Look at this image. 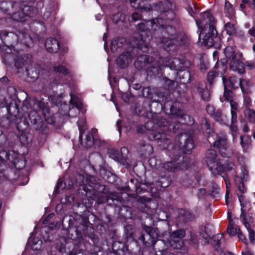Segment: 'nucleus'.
I'll return each instance as SVG.
<instances>
[{
	"label": "nucleus",
	"mask_w": 255,
	"mask_h": 255,
	"mask_svg": "<svg viewBox=\"0 0 255 255\" xmlns=\"http://www.w3.org/2000/svg\"><path fill=\"white\" fill-rule=\"evenodd\" d=\"M174 4L169 0L159 2L154 4L151 8L161 13V17L150 21L141 22L138 24L137 29L139 32V38L135 37L133 43L143 52H146L149 44L151 33L150 28L156 30L157 28H163L166 21L172 20L175 17L173 11Z\"/></svg>",
	"instance_id": "nucleus-1"
},
{
	"label": "nucleus",
	"mask_w": 255,
	"mask_h": 255,
	"mask_svg": "<svg viewBox=\"0 0 255 255\" xmlns=\"http://www.w3.org/2000/svg\"><path fill=\"white\" fill-rule=\"evenodd\" d=\"M155 125L153 122L149 121L144 126V128L148 130H152L150 138L157 140L158 145L163 149L167 148L170 143L168 135L165 133L170 128L166 127L167 121L164 118H158ZM172 125H169V127Z\"/></svg>",
	"instance_id": "nucleus-2"
},
{
	"label": "nucleus",
	"mask_w": 255,
	"mask_h": 255,
	"mask_svg": "<svg viewBox=\"0 0 255 255\" xmlns=\"http://www.w3.org/2000/svg\"><path fill=\"white\" fill-rule=\"evenodd\" d=\"M142 228L146 235L142 234L139 239L143 242L145 246L154 247L156 255H166L168 245L163 240L156 241L159 237L158 230L145 225H143Z\"/></svg>",
	"instance_id": "nucleus-3"
},
{
	"label": "nucleus",
	"mask_w": 255,
	"mask_h": 255,
	"mask_svg": "<svg viewBox=\"0 0 255 255\" xmlns=\"http://www.w3.org/2000/svg\"><path fill=\"white\" fill-rule=\"evenodd\" d=\"M169 21H166V22L164 23V26L162 28H165V32L169 35H171L172 37L164 38L160 41V43L163 44V47L167 51L174 50L177 46L184 44V41L186 39L185 36L181 34L173 35L175 31V29L169 25L166 26V23H168Z\"/></svg>",
	"instance_id": "nucleus-4"
},
{
	"label": "nucleus",
	"mask_w": 255,
	"mask_h": 255,
	"mask_svg": "<svg viewBox=\"0 0 255 255\" xmlns=\"http://www.w3.org/2000/svg\"><path fill=\"white\" fill-rule=\"evenodd\" d=\"M216 139L213 143V146L217 148L221 155L229 157L234 153L235 148L233 146L229 144L227 135L224 133L216 134Z\"/></svg>",
	"instance_id": "nucleus-5"
},
{
	"label": "nucleus",
	"mask_w": 255,
	"mask_h": 255,
	"mask_svg": "<svg viewBox=\"0 0 255 255\" xmlns=\"http://www.w3.org/2000/svg\"><path fill=\"white\" fill-rule=\"evenodd\" d=\"M18 8L14 10L9 16L12 19L16 21L22 22L27 20L29 17L33 16L37 12V10L33 6L27 5L21 3L18 0Z\"/></svg>",
	"instance_id": "nucleus-6"
},
{
	"label": "nucleus",
	"mask_w": 255,
	"mask_h": 255,
	"mask_svg": "<svg viewBox=\"0 0 255 255\" xmlns=\"http://www.w3.org/2000/svg\"><path fill=\"white\" fill-rule=\"evenodd\" d=\"M190 65V61L178 58H175L172 60H166L164 64L165 66L169 67L171 70L180 71V72L177 73L178 75L180 77L181 74L183 73V76H186L187 78V82L189 80L190 74L185 69L189 67Z\"/></svg>",
	"instance_id": "nucleus-7"
},
{
	"label": "nucleus",
	"mask_w": 255,
	"mask_h": 255,
	"mask_svg": "<svg viewBox=\"0 0 255 255\" xmlns=\"http://www.w3.org/2000/svg\"><path fill=\"white\" fill-rule=\"evenodd\" d=\"M201 18L199 20H196V24L199 28L201 29L199 35L200 38L201 34H204V29L209 27V30L211 31L212 34L216 33V29L214 26L215 20L212 14L208 11L204 12L201 14Z\"/></svg>",
	"instance_id": "nucleus-8"
},
{
	"label": "nucleus",
	"mask_w": 255,
	"mask_h": 255,
	"mask_svg": "<svg viewBox=\"0 0 255 255\" xmlns=\"http://www.w3.org/2000/svg\"><path fill=\"white\" fill-rule=\"evenodd\" d=\"M0 37H11L13 39V41L12 42V44L17 43L18 41L23 43L25 45L28 46L30 42L32 41V39L29 35L23 31H18L17 33L14 34L10 32L8 33L6 31L1 32L0 34Z\"/></svg>",
	"instance_id": "nucleus-9"
},
{
	"label": "nucleus",
	"mask_w": 255,
	"mask_h": 255,
	"mask_svg": "<svg viewBox=\"0 0 255 255\" xmlns=\"http://www.w3.org/2000/svg\"><path fill=\"white\" fill-rule=\"evenodd\" d=\"M185 236V231L184 230H177L170 234L168 243L173 249H180L183 246V242L181 239Z\"/></svg>",
	"instance_id": "nucleus-10"
},
{
	"label": "nucleus",
	"mask_w": 255,
	"mask_h": 255,
	"mask_svg": "<svg viewBox=\"0 0 255 255\" xmlns=\"http://www.w3.org/2000/svg\"><path fill=\"white\" fill-rule=\"evenodd\" d=\"M205 161L210 170L213 172L220 170L219 161L217 158L216 151L213 149H209L206 153Z\"/></svg>",
	"instance_id": "nucleus-11"
},
{
	"label": "nucleus",
	"mask_w": 255,
	"mask_h": 255,
	"mask_svg": "<svg viewBox=\"0 0 255 255\" xmlns=\"http://www.w3.org/2000/svg\"><path fill=\"white\" fill-rule=\"evenodd\" d=\"M18 0L15 1H3L0 4V9L10 16L13 9L16 10L18 8Z\"/></svg>",
	"instance_id": "nucleus-12"
},
{
	"label": "nucleus",
	"mask_w": 255,
	"mask_h": 255,
	"mask_svg": "<svg viewBox=\"0 0 255 255\" xmlns=\"http://www.w3.org/2000/svg\"><path fill=\"white\" fill-rule=\"evenodd\" d=\"M45 46L47 51L49 53H56L59 48V43L55 38H47L45 43Z\"/></svg>",
	"instance_id": "nucleus-13"
},
{
	"label": "nucleus",
	"mask_w": 255,
	"mask_h": 255,
	"mask_svg": "<svg viewBox=\"0 0 255 255\" xmlns=\"http://www.w3.org/2000/svg\"><path fill=\"white\" fill-rule=\"evenodd\" d=\"M151 62V57L146 55H142L137 58L134 62V65L138 70H141L144 68L147 64Z\"/></svg>",
	"instance_id": "nucleus-14"
},
{
	"label": "nucleus",
	"mask_w": 255,
	"mask_h": 255,
	"mask_svg": "<svg viewBox=\"0 0 255 255\" xmlns=\"http://www.w3.org/2000/svg\"><path fill=\"white\" fill-rule=\"evenodd\" d=\"M240 57H236L231 60L230 63V67L233 71H237L239 73L243 74L245 71V66L244 63L240 61Z\"/></svg>",
	"instance_id": "nucleus-15"
},
{
	"label": "nucleus",
	"mask_w": 255,
	"mask_h": 255,
	"mask_svg": "<svg viewBox=\"0 0 255 255\" xmlns=\"http://www.w3.org/2000/svg\"><path fill=\"white\" fill-rule=\"evenodd\" d=\"M162 168L165 171L171 172H176L183 169L182 165L175 161L165 162L162 165Z\"/></svg>",
	"instance_id": "nucleus-16"
},
{
	"label": "nucleus",
	"mask_w": 255,
	"mask_h": 255,
	"mask_svg": "<svg viewBox=\"0 0 255 255\" xmlns=\"http://www.w3.org/2000/svg\"><path fill=\"white\" fill-rule=\"evenodd\" d=\"M222 238V235L219 234L216 235L213 237V239L214 242V245L215 246V248L216 249L215 252L214 253V255H235L232 253H225L222 251L221 249H218V246L220 244V239Z\"/></svg>",
	"instance_id": "nucleus-17"
},
{
	"label": "nucleus",
	"mask_w": 255,
	"mask_h": 255,
	"mask_svg": "<svg viewBox=\"0 0 255 255\" xmlns=\"http://www.w3.org/2000/svg\"><path fill=\"white\" fill-rule=\"evenodd\" d=\"M239 86L243 94L251 92L253 83L249 79H240Z\"/></svg>",
	"instance_id": "nucleus-18"
},
{
	"label": "nucleus",
	"mask_w": 255,
	"mask_h": 255,
	"mask_svg": "<svg viewBox=\"0 0 255 255\" xmlns=\"http://www.w3.org/2000/svg\"><path fill=\"white\" fill-rule=\"evenodd\" d=\"M241 211L242 213L240 218L242 222L247 229H250L254 225V219L251 216L245 215L243 209H241Z\"/></svg>",
	"instance_id": "nucleus-19"
},
{
	"label": "nucleus",
	"mask_w": 255,
	"mask_h": 255,
	"mask_svg": "<svg viewBox=\"0 0 255 255\" xmlns=\"http://www.w3.org/2000/svg\"><path fill=\"white\" fill-rule=\"evenodd\" d=\"M131 58V56L129 53L121 54L117 60V64L122 68H125L130 61Z\"/></svg>",
	"instance_id": "nucleus-20"
},
{
	"label": "nucleus",
	"mask_w": 255,
	"mask_h": 255,
	"mask_svg": "<svg viewBox=\"0 0 255 255\" xmlns=\"http://www.w3.org/2000/svg\"><path fill=\"white\" fill-rule=\"evenodd\" d=\"M197 92L202 98L205 101H208L210 98V92L204 84H200L197 87Z\"/></svg>",
	"instance_id": "nucleus-21"
},
{
	"label": "nucleus",
	"mask_w": 255,
	"mask_h": 255,
	"mask_svg": "<svg viewBox=\"0 0 255 255\" xmlns=\"http://www.w3.org/2000/svg\"><path fill=\"white\" fill-rule=\"evenodd\" d=\"M224 54L228 59L233 60L236 57H241V54L236 53L235 49L233 47L227 46L224 49Z\"/></svg>",
	"instance_id": "nucleus-22"
},
{
	"label": "nucleus",
	"mask_w": 255,
	"mask_h": 255,
	"mask_svg": "<svg viewBox=\"0 0 255 255\" xmlns=\"http://www.w3.org/2000/svg\"><path fill=\"white\" fill-rule=\"evenodd\" d=\"M240 144L243 148V151H246L252 144L251 137L247 134L241 135L240 136Z\"/></svg>",
	"instance_id": "nucleus-23"
},
{
	"label": "nucleus",
	"mask_w": 255,
	"mask_h": 255,
	"mask_svg": "<svg viewBox=\"0 0 255 255\" xmlns=\"http://www.w3.org/2000/svg\"><path fill=\"white\" fill-rule=\"evenodd\" d=\"M53 70L56 73L63 74L65 80H66L67 78L71 79V76L69 75L68 70L65 66L60 64L55 65L53 67Z\"/></svg>",
	"instance_id": "nucleus-24"
},
{
	"label": "nucleus",
	"mask_w": 255,
	"mask_h": 255,
	"mask_svg": "<svg viewBox=\"0 0 255 255\" xmlns=\"http://www.w3.org/2000/svg\"><path fill=\"white\" fill-rule=\"evenodd\" d=\"M214 119L220 124L226 125L228 122L226 115L223 114L220 111H217L214 116Z\"/></svg>",
	"instance_id": "nucleus-25"
},
{
	"label": "nucleus",
	"mask_w": 255,
	"mask_h": 255,
	"mask_svg": "<svg viewBox=\"0 0 255 255\" xmlns=\"http://www.w3.org/2000/svg\"><path fill=\"white\" fill-rule=\"evenodd\" d=\"M216 33L217 31H216V33L213 35L212 34V31H209L208 35L204 36L203 39V42L206 46L211 47L214 45V37L217 38V37H215Z\"/></svg>",
	"instance_id": "nucleus-26"
},
{
	"label": "nucleus",
	"mask_w": 255,
	"mask_h": 255,
	"mask_svg": "<svg viewBox=\"0 0 255 255\" xmlns=\"http://www.w3.org/2000/svg\"><path fill=\"white\" fill-rule=\"evenodd\" d=\"M223 81L224 84V93L223 97L220 98V100L222 102L225 101H229L230 102L232 99V92L231 91L227 89V84H226L225 79L223 78Z\"/></svg>",
	"instance_id": "nucleus-27"
},
{
	"label": "nucleus",
	"mask_w": 255,
	"mask_h": 255,
	"mask_svg": "<svg viewBox=\"0 0 255 255\" xmlns=\"http://www.w3.org/2000/svg\"><path fill=\"white\" fill-rule=\"evenodd\" d=\"M219 166L221 168L220 170H215L214 172H228L230 171L235 167L234 164L232 162H227L225 163L224 164H221L220 162H219Z\"/></svg>",
	"instance_id": "nucleus-28"
},
{
	"label": "nucleus",
	"mask_w": 255,
	"mask_h": 255,
	"mask_svg": "<svg viewBox=\"0 0 255 255\" xmlns=\"http://www.w3.org/2000/svg\"><path fill=\"white\" fill-rule=\"evenodd\" d=\"M184 148L185 153H189L191 150L194 147V143L193 140L191 136L188 137L185 139V143L184 144Z\"/></svg>",
	"instance_id": "nucleus-29"
},
{
	"label": "nucleus",
	"mask_w": 255,
	"mask_h": 255,
	"mask_svg": "<svg viewBox=\"0 0 255 255\" xmlns=\"http://www.w3.org/2000/svg\"><path fill=\"white\" fill-rule=\"evenodd\" d=\"M245 114L248 118L249 121L251 123L255 122V111L250 108H246Z\"/></svg>",
	"instance_id": "nucleus-30"
},
{
	"label": "nucleus",
	"mask_w": 255,
	"mask_h": 255,
	"mask_svg": "<svg viewBox=\"0 0 255 255\" xmlns=\"http://www.w3.org/2000/svg\"><path fill=\"white\" fill-rule=\"evenodd\" d=\"M227 232L230 236H233L238 234V229L234 226L233 219L229 218V224L227 228Z\"/></svg>",
	"instance_id": "nucleus-31"
},
{
	"label": "nucleus",
	"mask_w": 255,
	"mask_h": 255,
	"mask_svg": "<svg viewBox=\"0 0 255 255\" xmlns=\"http://www.w3.org/2000/svg\"><path fill=\"white\" fill-rule=\"evenodd\" d=\"M212 226L208 225L205 227L204 233H202V237L207 242H209V239L212 236Z\"/></svg>",
	"instance_id": "nucleus-32"
},
{
	"label": "nucleus",
	"mask_w": 255,
	"mask_h": 255,
	"mask_svg": "<svg viewBox=\"0 0 255 255\" xmlns=\"http://www.w3.org/2000/svg\"><path fill=\"white\" fill-rule=\"evenodd\" d=\"M27 74L32 80L36 79L39 75V72L37 69L35 68H30L27 69Z\"/></svg>",
	"instance_id": "nucleus-33"
},
{
	"label": "nucleus",
	"mask_w": 255,
	"mask_h": 255,
	"mask_svg": "<svg viewBox=\"0 0 255 255\" xmlns=\"http://www.w3.org/2000/svg\"><path fill=\"white\" fill-rule=\"evenodd\" d=\"M152 150V147L148 144H145L142 147H140L139 152H141L142 155H146L150 153Z\"/></svg>",
	"instance_id": "nucleus-34"
},
{
	"label": "nucleus",
	"mask_w": 255,
	"mask_h": 255,
	"mask_svg": "<svg viewBox=\"0 0 255 255\" xmlns=\"http://www.w3.org/2000/svg\"><path fill=\"white\" fill-rule=\"evenodd\" d=\"M71 100L70 102L72 105L75 106L78 110L81 109L82 107V103L79 98L75 97L73 96L71 94H70Z\"/></svg>",
	"instance_id": "nucleus-35"
},
{
	"label": "nucleus",
	"mask_w": 255,
	"mask_h": 255,
	"mask_svg": "<svg viewBox=\"0 0 255 255\" xmlns=\"http://www.w3.org/2000/svg\"><path fill=\"white\" fill-rule=\"evenodd\" d=\"M85 140L83 143H82V144L85 147L89 148L93 144V139L91 134L87 135Z\"/></svg>",
	"instance_id": "nucleus-36"
},
{
	"label": "nucleus",
	"mask_w": 255,
	"mask_h": 255,
	"mask_svg": "<svg viewBox=\"0 0 255 255\" xmlns=\"http://www.w3.org/2000/svg\"><path fill=\"white\" fill-rule=\"evenodd\" d=\"M109 155L110 157L113 159L115 161H119L120 158V154L118 150L111 149L109 151Z\"/></svg>",
	"instance_id": "nucleus-37"
},
{
	"label": "nucleus",
	"mask_w": 255,
	"mask_h": 255,
	"mask_svg": "<svg viewBox=\"0 0 255 255\" xmlns=\"http://www.w3.org/2000/svg\"><path fill=\"white\" fill-rule=\"evenodd\" d=\"M225 27L227 33L229 35H232L235 33L236 28L234 24L228 22L225 25Z\"/></svg>",
	"instance_id": "nucleus-38"
},
{
	"label": "nucleus",
	"mask_w": 255,
	"mask_h": 255,
	"mask_svg": "<svg viewBox=\"0 0 255 255\" xmlns=\"http://www.w3.org/2000/svg\"><path fill=\"white\" fill-rule=\"evenodd\" d=\"M86 124V120L84 118L80 119L77 122V125L79 127V129L80 131V138L82 137V134L84 131V125Z\"/></svg>",
	"instance_id": "nucleus-39"
},
{
	"label": "nucleus",
	"mask_w": 255,
	"mask_h": 255,
	"mask_svg": "<svg viewBox=\"0 0 255 255\" xmlns=\"http://www.w3.org/2000/svg\"><path fill=\"white\" fill-rule=\"evenodd\" d=\"M12 45H11L10 47L9 46H3V49L5 51L6 55L4 56L3 60L4 62H5L6 58H8L9 57H12Z\"/></svg>",
	"instance_id": "nucleus-40"
},
{
	"label": "nucleus",
	"mask_w": 255,
	"mask_h": 255,
	"mask_svg": "<svg viewBox=\"0 0 255 255\" xmlns=\"http://www.w3.org/2000/svg\"><path fill=\"white\" fill-rule=\"evenodd\" d=\"M225 10L230 16L233 14L234 10L232 5L229 1H226L225 2Z\"/></svg>",
	"instance_id": "nucleus-41"
},
{
	"label": "nucleus",
	"mask_w": 255,
	"mask_h": 255,
	"mask_svg": "<svg viewBox=\"0 0 255 255\" xmlns=\"http://www.w3.org/2000/svg\"><path fill=\"white\" fill-rule=\"evenodd\" d=\"M229 84L232 88H237L239 86V81L236 77H232L229 79Z\"/></svg>",
	"instance_id": "nucleus-42"
},
{
	"label": "nucleus",
	"mask_w": 255,
	"mask_h": 255,
	"mask_svg": "<svg viewBox=\"0 0 255 255\" xmlns=\"http://www.w3.org/2000/svg\"><path fill=\"white\" fill-rule=\"evenodd\" d=\"M230 129L231 131V133L233 136V140L234 141L235 138L237 136V131L238 129L237 126L235 125V123H232L230 127Z\"/></svg>",
	"instance_id": "nucleus-43"
},
{
	"label": "nucleus",
	"mask_w": 255,
	"mask_h": 255,
	"mask_svg": "<svg viewBox=\"0 0 255 255\" xmlns=\"http://www.w3.org/2000/svg\"><path fill=\"white\" fill-rule=\"evenodd\" d=\"M244 94V102L246 106V108H249V107L251 106L252 103V100L250 98L249 96H248L247 95H246V94Z\"/></svg>",
	"instance_id": "nucleus-44"
},
{
	"label": "nucleus",
	"mask_w": 255,
	"mask_h": 255,
	"mask_svg": "<svg viewBox=\"0 0 255 255\" xmlns=\"http://www.w3.org/2000/svg\"><path fill=\"white\" fill-rule=\"evenodd\" d=\"M42 245V241L37 240L36 242L34 241L32 246V249L33 250H39L41 249Z\"/></svg>",
	"instance_id": "nucleus-45"
},
{
	"label": "nucleus",
	"mask_w": 255,
	"mask_h": 255,
	"mask_svg": "<svg viewBox=\"0 0 255 255\" xmlns=\"http://www.w3.org/2000/svg\"><path fill=\"white\" fill-rule=\"evenodd\" d=\"M217 76V73L214 71H210L207 75V80L211 84L214 79Z\"/></svg>",
	"instance_id": "nucleus-46"
},
{
	"label": "nucleus",
	"mask_w": 255,
	"mask_h": 255,
	"mask_svg": "<svg viewBox=\"0 0 255 255\" xmlns=\"http://www.w3.org/2000/svg\"><path fill=\"white\" fill-rule=\"evenodd\" d=\"M131 5L136 8H140L141 9L144 8L143 5L140 3V0H135L134 1H131Z\"/></svg>",
	"instance_id": "nucleus-47"
},
{
	"label": "nucleus",
	"mask_w": 255,
	"mask_h": 255,
	"mask_svg": "<svg viewBox=\"0 0 255 255\" xmlns=\"http://www.w3.org/2000/svg\"><path fill=\"white\" fill-rule=\"evenodd\" d=\"M149 164L153 168H159V164H157L156 159L154 157H152L149 160Z\"/></svg>",
	"instance_id": "nucleus-48"
},
{
	"label": "nucleus",
	"mask_w": 255,
	"mask_h": 255,
	"mask_svg": "<svg viewBox=\"0 0 255 255\" xmlns=\"http://www.w3.org/2000/svg\"><path fill=\"white\" fill-rule=\"evenodd\" d=\"M230 107H231V111H237L239 110V106L236 102H235L233 100H231L230 102Z\"/></svg>",
	"instance_id": "nucleus-49"
},
{
	"label": "nucleus",
	"mask_w": 255,
	"mask_h": 255,
	"mask_svg": "<svg viewBox=\"0 0 255 255\" xmlns=\"http://www.w3.org/2000/svg\"><path fill=\"white\" fill-rule=\"evenodd\" d=\"M206 111L209 114L212 115L214 118V116L216 113L215 108L212 105H208L206 107Z\"/></svg>",
	"instance_id": "nucleus-50"
},
{
	"label": "nucleus",
	"mask_w": 255,
	"mask_h": 255,
	"mask_svg": "<svg viewBox=\"0 0 255 255\" xmlns=\"http://www.w3.org/2000/svg\"><path fill=\"white\" fill-rule=\"evenodd\" d=\"M249 232V237L251 242H253L255 241V233L252 228L250 229H247Z\"/></svg>",
	"instance_id": "nucleus-51"
},
{
	"label": "nucleus",
	"mask_w": 255,
	"mask_h": 255,
	"mask_svg": "<svg viewBox=\"0 0 255 255\" xmlns=\"http://www.w3.org/2000/svg\"><path fill=\"white\" fill-rule=\"evenodd\" d=\"M142 95L146 98H150V90L148 87L144 88L142 89Z\"/></svg>",
	"instance_id": "nucleus-52"
},
{
	"label": "nucleus",
	"mask_w": 255,
	"mask_h": 255,
	"mask_svg": "<svg viewBox=\"0 0 255 255\" xmlns=\"http://www.w3.org/2000/svg\"><path fill=\"white\" fill-rule=\"evenodd\" d=\"M204 124L202 125V128L203 129H206V130H208L207 131L208 133H210L211 129L210 128V125L207 121V119H205L204 120Z\"/></svg>",
	"instance_id": "nucleus-53"
},
{
	"label": "nucleus",
	"mask_w": 255,
	"mask_h": 255,
	"mask_svg": "<svg viewBox=\"0 0 255 255\" xmlns=\"http://www.w3.org/2000/svg\"><path fill=\"white\" fill-rule=\"evenodd\" d=\"M231 123H236L237 122V114L236 111H231Z\"/></svg>",
	"instance_id": "nucleus-54"
},
{
	"label": "nucleus",
	"mask_w": 255,
	"mask_h": 255,
	"mask_svg": "<svg viewBox=\"0 0 255 255\" xmlns=\"http://www.w3.org/2000/svg\"><path fill=\"white\" fill-rule=\"evenodd\" d=\"M238 235L239 238L241 240L245 243H247V239L245 236L243 235V234L241 231L240 229H238Z\"/></svg>",
	"instance_id": "nucleus-55"
},
{
	"label": "nucleus",
	"mask_w": 255,
	"mask_h": 255,
	"mask_svg": "<svg viewBox=\"0 0 255 255\" xmlns=\"http://www.w3.org/2000/svg\"><path fill=\"white\" fill-rule=\"evenodd\" d=\"M140 18V15L137 12L133 13L131 16V21H136V20L139 19Z\"/></svg>",
	"instance_id": "nucleus-56"
},
{
	"label": "nucleus",
	"mask_w": 255,
	"mask_h": 255,
	"mask_svg": "<svg viewBox=\"0 0 255 255\" xmlns=\"http://www.w3.org/2000/svg\"><path fill=\"white\" fill-rule=\"evenodd\" d=\"M122 98L125 102H128L130 100V96L128 93H123L122 94Z\"/></svg>",
	"instance_id": "nucleus-57"
},
{
	"label": "nucleus",
	"mask_w": 255,
	"mask_h": 255,
	"mask_svg": "<svg viewBox=\"0 0 255 255\" xmlns=\"http://www.w3.org/2000/svg\"><path fill=\"white\" fill-rule=\"evenodd\" d=\"M242 255H254L251 250L248 247H246L245 250L242 252Z\"/></svg>",
	"instance_id": "nucleus-58"
},
{
	"label": "nucleus",
	"mask_w": 255,
	"mask_h": 255,
	"mask_svg": "<svg viewBox=\"0 0 255 255\" xmlns=\"http://www.w3.org/2000/svg\"><path fill=\"white\" fill-rule=\"evenodd\" d=\"M246 64L247 67L250 70H252L255 68V64L252 61H247Z\"/></svg>",
	"instance_id": "nucleus-59"
},
{
	"label": "nucleus",
	"mask_w": 255,
	"mask_h": 255,
	"mask_svg": "<svg viewBox=\"0 0 255 255\" xmlns=\"http://www.w3.org/2000/svg\"><path fill=\"white\" fill-rule=\"evenodd\" d=\"M121 16V14L120 13L115 14L112 18L113 21L115 23H117L119 21Z\"/></svg>",
	"instance_id": "nucleus-60"
},
{
	"label": "nucleus",
	"mask_w": 255,
	"mask_h": 255,
	"mask_svg": "<svg viewBox=\"0 0 255 255\" xmlns=\"http://www.w3.org/2000/svg\"><path fill=\"white\" fill-rule=\"evenodd\" d=\"M206 194V191L204 189H200L199 190L198 196L199 197L203 196Z\"/></svg>",
	"instance_id": "nucleus-61"
},
{
	"label": "nucleus",
	"mask_w": 255,
	"mask_h": 255,
	"mask_svg": "<svg viewBox=\"0 0 255 255\" xmlns=\"http://www.w3.org/2000/svg\"><path fill=\"white\" fill-rule=\"evenodd\" d=\"M22 65H23V62L21 60H20V63L19 62L18 60L15 62V66L17 68H20Z\"/></svg>",
	"instance_id": "nucleus-62"
},
{
	"label": "nucleus",
	"mask_w": 255,
	"mask_h": 255,
	"mask_svg": "<svg viewBox=\"0 0 255 255\" xmlns=\"http://www.w3.org/2000/svg\"><path fill=\"white\" fill-rule=\"evenodd\" d=\"M238 188H239V189L240 190V191L242 193H244L245 192V191H246L245 187L244 185L243 184H240Z\"/></svg>",
	"instance_id": "nucleus-63"
},
{
	"label": "nucleus",
	"mask_w": 255,
	"mask_h": 255,
	"mask_svg": "<svg viewBox=\"0 0 255 255\" xmlns=\"http://www.w3.org/2000/svg\"><path fill=\"white\" fill-rule=\"evenodd\" d=\"M249 33L250 35L255 37V28H252L249 30Z\"/></svg>",
	"instance_id": "nucleus-64"
}]
</instances>
